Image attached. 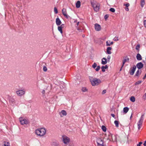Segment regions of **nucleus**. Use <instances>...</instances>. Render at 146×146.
Masks as SVG:
<instances>
[{"label":"nucleus","mask_w":146,"mask_h":146,"mask_svg":"<svg viewBox=\"0 0 146 146\" xmlns=\"http://www.w3.org/2000/svg\"><path fill=\"white\" fill-rule=\"evenodd\" d=\"M89 78L91 83L93 86L99 85L101 83V80L97 78H94L93 77L89 76Z\"/></svg>","instance_id":"f257e3e1"},{"label":"nucleus","mask_w":146,"mask_h":146,"mask_svg":"<svg viewBox=\"0 0 146 146\" xmlns=\"http://www.w3.org/2000/svg\"><path fill=\"white\" fill-rule=\"evenodd\" d=\"M46 133V129L43 128H39L35 130L36 133L40 136H44L45 135Z\"/></svg>","instance_id":"f03ea898"},{"label":"nucleus","mask_w":146,"mask_h":146,"mask_svg":"<svg viewBox=\"0 0 146 146\" xmlns=\"http://www.w3.org/2000/svg\"><path fill=\"white\" fill-rule=\"evenodd\" d=\"M91 4L95 11L97 12L99 11L100 6L99 3L96 1H91Z\"/></svg>","instance_id":"7ed1b4c3"},{"label":"nucleus","mask_w":146,"mask_h":146,"mask_svg":"<svg viewBox=\"0 0 146 146\" xmlns=\"http://www.w3.org/2000/svg\"><path fill=\"white\" fill-rule=\"evenodd\" d=\"M144 116V114L142 115L137 123V124L138 126V128L139 130L140 129L142 126L143 122V121Z\"/></svg>","instance_id":"20e7f679"},{"label":"nucleus","mask_w":146,"mask_h":146,"mask_svg":"<svg viewBox=\"0 0 146 146\" xmlns=\"http://www.w3.org/2000/svg\"><path fill=\"white\" fill-rule=\"evenodd\" d=\"M19 120L22 125L27 124L29 123V121L28 120L22 117L19 118Z\"/></svg>","instance_id":"39448f33"},{"label":"nucleus","mask_w":146,"mask_h":146,"mask_svg":"<svg viewBox=\"0 0 146 146\" xmlns=\"http://www.w3.org/2000/svg\"><path fill=\"white\" fill-rule=\"evenodd\" d=\"M96 142L98 146H104L103 141L101 139L98 138Z\"/></svg>","instance_id":"423d86ee"},{"label":"nucleus","mask_w":146,"mask_h":146,"mask_svg":"<svg viewBox=\"0 0 146 146\" xmlns=\"http://www.w3.org/2000/svg\"><path fill=\"white\" fill-rule=\"evenodd\" d=\"M62 13L64 17L67 19H68L70 18V17L67 15L66 9L63 8L62 10Z\"/></svg>","instance_id":"0eeeda50"},{"label":"nucleus","mask_w":146,"mask_h":146,"mask_svg":"<svg viewBox=\"0 0 146 146\" xmlns=\"http://www.w3.org/2000/svg\"><path fill=\"white\" fill-rule=\"evenodd\" d=\"M136 68V66L135 65H133V67L130 68L129 73L131 75H133Z\"/></svg>","instance_id":"6e6552de"},{"label":"nucleus","mask_w":146,"mask_h":146,"mask_svg":"<svg viewBox=\"0 0 146 146\" xmlns=\"http://www.w3.org/2000/svg\"><path fill=\"white\" fill-rule=\"evenodd\" d=\"M70 139L69 137L66 136L63 137V141L64 143L67 144L70 142Z\"/></svg>","instance_id":"1a4fd4ad"},{"label":"nucleus","mask_w":146,"mask_h":146,"mask_svg":"<svg viewBox=\"0 0 146 146\" xmlns=\"http://www.w3.org/2000/svg\"><path fill=\"white\" fill-rule=\"evenodd\" d=\"M16 93L18 95L21 96L25 94V91L23 90H20L16 91Z\"/></svg>","instance_id":"9d476101"},{"label":"nucleus","mask_w":146,"mask_h":146,"mask_svg":"<svg viewBox=\"0 0 146 146\" xmlns=\"http://www.w3.org/2000/svg\"><path fill=\"white\" fill-rule=\"evenodd\" d=\"M95 28L96 30L97 31H100L101 29V26L98 23L95 24Z\"/></svg>","instance_id":"9b49d317"},{"label":"nucleus","mask_w":146,"mask_h":146,"mask_svg":"<svg viewBox=\"0 0 146 146\" xmlns=\"http://www.w3.org/2000/svg\"><path fill=\"white\" fill-rule=\"evenodd\" d=\"M143 64L141 62H139L136 64V66L139 69L142 68L143 67Z\"/></svg>","instance_id":"f8f14e48"},{"label":"nucleus","mask_w":146,"mask_h":146,"mask_svg":"<svg viewBox=\"0 0 146 146\" xmlns=\"http://www.w3.org/2000/svg\"><path fill=\"white\" fill-rule=\"evenodd\" d=\"M56 25L58 26L60 25L62 23L58 17L56 19Z\"/></svg>","instance_id":"ddd939ff"},{"label":"nucleus","mask_w":146,"mask_h":146,"mask_svg":"<svg viewBox=\"0 0 146 146\" xmlns=\"http://www.w3.org/2000/svg\"><path fill=\"white\" fill-rule=\"evenodd\" d=\"M10 103L11 104H14L15 103V100L13 98L11 97L9 99Z\"/></svg>","instance_id":"4468645a"},{"label":"nucleus","mask_w":146,"mask_h":146,"mask_svg":"<svg viewBox=\"0 0 146 146\" xmlns=\"http://www.w3.org/2000/svg\"><path fill=\"white\" fill-rule=\"evenodd\" d=\"M136 57L138 60H141L142 59L141 56L139 53H138L137 54Z\"/></svg>","instance_id":"2eb2a0df"},{"label":"nucleus","mask_w":146,"mask_h":146,"mask_svg":"<svg viewBox=\"0 0 146 146\" xmlns=\"http://www.w3.org/2000/svg\"><path fill=\"white\" fill-rule=\"evenodd\" d=\"M107 62L106 59L105 58H103L102 60V64L103 65L106 64Z\"/></svg>","instance_id":"dca6fc26"},{"label":"nucleus","mask_w":146,"mask_h":146,"mask_svg":"<svg viewBox=\"0 0 146 146\" xmlns=\"http://www.w3.org/2000/svg\"><path fill=\"white\" fill-rule=\"evenodd\" d=\"M129 60V58L127 57H126V59H124L122 61V65L121 66V68H122V67L124 66V64H125V62H126L127 61H128Z\"/></svg>","instance_id":"f3484780"},{"label":"nucleus","mask_w":146,"mask_h":146,"mask_svg":"<svg viewBox=\"0 0 146 146\" xmlns=\"http://www.w3.org/2000/svg\"><path fill=\"white\" fill-rule=\"evenodd\" d=\"M108 137L107 138V140H109L110 141H111V139H112V140L113 141V137H112V135L111 134H110V133H109L108 134Z\"/></svg>","instance_id":"a211bd4d"},{"label":"nucleus","mask_w":146,"mask_h":146,"mask_svg":"<svg viewBox=\"0 0 146 146\" xmlns=\"http://www.w3.org/2000/svg\"><path fill=\"white\" fill-rule=\"evenodd\" d=\"M124 6H125V9L127 11H128L129 10V9L128 8V7L129 6V3H127L126 4H123Z\"/></svg>","instance_id":"6ab92c4d"},{"label":"nucleus","mask_w":146,"mask_h":146,"mask_svg":"<svg viewBox=\"0 0 146 146\" xmlns=\"http://www.w3.org/2000/svg\"><path fill=\"white\" fill-rule=\"evenodd\" d=\"M112 48L111 47H108L107 49V52L108 54H110L111 53L110 50H111Z\"/></svg>","instance_id":"aec40b11"},{"label":"nucleus","mask_w":146,"mask_h":146,"mask_svg":"<svg viewBox=\"0 0 146 146\" xmlns=\"http://www.w3.org/2000/svg\"><path fill=\"white\" fill-rule=\"evenodd\" d=\"M81 5V3L80 1H78L76 4V7L77 8L80 7Z\"/></svg>","instance_id":"412c9836"},{"label":"nucleus","mask_w":146,"mask_h":146,"mask_svg":"<svg viewBox=\"0 0 146 146\" xmlns=\"http://www.w3.org/2000/svg\"><path fill=\"white\" fill-rule=\"evenodd\" d=\"M141 70L140 71L138 70L136 72L135 76L138 77L141 74Z\"/></svg>","instance_id":"4be33fe9"},{"label":"nucleus","mask_w":146,"mask_h":146,"mask_svg":"<svg viewBox=\"0 0 146 146\" xmlns=\"http://www.w3.org/2000/svg\"><path fill=\"white\" fill-rule=\"evenodd\" d=\"M129 108L127 107H125L123 108V111L125 114L126 113L129 111Z\"/></svg>","instance_id":"5701e85b"},{"label":"nucleus","mask_w":146,"mask_h":146,"mask_svg":"<svg viewBox=\"0 0 146 146\" xmlns=\"http://www.w3.org/2000/svg\"><path fill=\"white\" fill-rule=\"evenodd\" d=\"M52 146H59L58 143L56 142H53L52 143Z\"/></svg>","instance_id":"b1692460"},{"label":"nucleus","mask_w":146,"mask_h":146,"mask_svg":"<svg viewBox=\"0 0 146 146\" xmlns=\"http://www.w3.org/2000/svg\"><path fill=\"white\" fill-rule=\"evenodd\" d=\"M113 43V42H110V41H107L106 42V45L107 46H110L111 44H112Z\"/></svg>","instance_id":"393cba45"},{"label":"nucleus","mask_w":146,"mask_h":146,"mask_svg":"<svg viewBox=\"0 0 146 146\" xmlns=\"http://www.w3.org/2000/svg\"><path fill=\"white\" fill-rule=\"evenodd\" d=\"M3 143H4L3 146H10L9 143L7 141H4Z\"/></svg>","instance_id":"a878e982"},{"label":"nucleus","mask_w":146,"mask_h":146,"mask_svg":"<svg viewBox=\"0 0 146 146\" xmlns=\"http://www.w3.org/2000/svg\"><path fill=\"white\" fill-rule=\"evenodd\" d=\"M118 135H114V137H113V141H116L117 138V137H118Z\"/></svg>","instance_id":"bb28decb"},{"label":"nucleus","mask_w":146,"mask_h":146,"mask_svg":"<svg viewBox=\"0 0 146 146\" xmlns=\"http://www.w3.org/2000/svg\"><path fill=\"white\" fill-rule=\"evenodd\" d=\"M141 7H143L144 5H145V1L144 0H141Z\"/></svg>","instance_id":"cd10ccee"},{"label":"nucleus","mask_w":146,"mask_h":146,"mask_svg":"<svg viewBox=\"0 0 146 146\" xmlns=\"http://www.w3.org/2000/svg\"><path fill=\"white\" fill-rule=\"evenodd\" d=\"M114 123L115 124L116 127H118L119 126V121H117L115 120L114 122Z\"/></svg>","instance_id":"c85d7f7f"},{"label":"nucleus","mask_w":146,"mask_h":146,"mask_svg":"<svg viewBox=\"0 0 146 146\" xmlns=\"http://www.w3.org/2000/svg\"><path fill=\"white\" fill-rule=\"evenodd\" d=\"M130 100L132 102H134L135 101V98L134 96H131L130 98Z\"/></svg>","instance_id":"c756f323"},{"label":"nucleus","mask_w":146,"mask_h":146,"mask_svg":"<svg viewBox=\"0 0 146 146\" xmlns=\"http://www.w3.org/2000/svg\"><path fill=\"white\" fill-rule=\"evenodd\" d=\"M61 113H62V115L64 116L66 115L67 114L66 112L64 110H62L61 111Z\"/></svg>","instance_id":"7c9ffc66"},{"label":"nucleus","mask_w":146,"mask_h":146,"mask_svg":"<svg viewBox=\"0 0 146 146\" xmlns=\"http://www.w3.org/2000/svg\"><path fill=\"white\" fill-rule=\"evenodd\" d=\"M140 47V46L139 44H138L136 46L135 49L136 50H137L138 52L139 50V48Z\"/></svg>","instance_id":"2f4dec72"},{"label":"nucleus","mask_w":146,"mask_h":146,"mask_svg":"<svg viewBox=\"0 0 146 146\" xmlns=\"http://www.w3.org/2000/svg\"><path fill=\"white\" fill-rule=\"evenodd\" d=\"M102 130L104 131L105 132L106 131V127L104 125H102Z\"/></svg>","instance_id":"473e14b6"},{"label":"nucleus","mask_w":146,"mask_h":146,"mask_svg":"<svg viewBox=\"0 0 146 146\" xmlns=\"http://www.w3.org/2000/svg\"><path fill=\"white\" fill-rule=\"evenodd\" d=\"M62 27L60 26H59L58 27V31L60 32L61 33H62Z\"/></svg>","instance_id":"72a5a7b5"},{"label":"nucleus","mask_w":146,"mask_h":146,"mask_svg":"<svg viewBox=\"0 0 146 146\" xmlns=\"http://www.w3.org/2000/svg\"><path fill=\"white\" fill-rule=\"evenodd\" d=\"M120 39L119 37H115V38L113 39V40L115 41H117L119 40Z\"/></svg>","instance_id":"f704fd0d"},{"label":"nucleus","mask_w":146,"mask_h":146,"mask_svg":"<svg viewBox=\"0 0 146 146\" xmlns=\"http://www.w3.org/2000/svg\"><path fill=\"white\" fill-rule=\"evenodd\" d=\"M109 11L113 13L115 11V9L113 8H111L110 9Z\"/></svg>","instance_id":"c9c22d12"},{"label":"nucleus","mask_w":146,"mask_h":146,"mask_svg":"<svg viewBox=\"0 0 146 146\" xmlns=\"http://www.w3.org/2000/svg\"><path fill=\"white\" fill-rule=\"evenodd\" d=\"M97 66V64L96 63H94L92 66V67L94 68H95Z\"/></svg>","instance_id":"e433bc0d"},{"label":"nucleus","mask_w":146,"mask_h":146,"mask_svg":"<svg viewBox=\"0 0 146 146\" xmlns=\"http://www.w3.org/2000/svg\"><path fill=\"white\" fill-rule=\"evenodd\" d=\"M47 67L45 66H43V70L44 72H46L47 71Z\"/></svg>","instance_id":"4c0bfd02"},{"label":"nucleus","mask_w":146,"mask_h":146,"mask_svg":"<svg viewBox=\"0 0 146 146\" xmlns=\"http://www.w3.org/2000/svg\"><path fill=\"white\" fill-rule=\"evenodd\" d=\"M141 82H142V81H140V80L138 81L135 83V85H137L138 84H140Z\"/></svg>","instance_id":"58836bf2"},{"label":"nucleus","mask_w":146,"mask_h":146,"mask_svg":"<svg viewBox=\"0 0 146 146\" xmlns=\"http://www.w3.org/2000/svg\"><path fill=\"white\" fill-rule=\"evenodd\" d=\"M109 17V15L108 14L105 15L104 16V18L105 20H106Z\"/></svg>","instance_id":"ea45409f"},{"label":"nucleus","mask_w":146,"mask_h":146,"mask_svg":"<svg viewBox=\"0 0 146 146\" xmlns=\"http://www.w3.org/2000/svg\"><path fill=\"white\" fill-rule=\"evenodd\" d=\"M54 11L55 13L57 14L58 13V11L56 7H55L54 8Z\"/></svg>","instance_id":"a19ab883"},{"label":"nucleus","mask_w":146,"mask_h":146,"mask_svg":"<svg viewBox=\"0 0 146 146\" xmlns=\"http://www.w3.org/2000/svg\"><path fill=\"white\" fill-rule=\"evenodd\" d=\"M100 68V66H97V68L96 69V70L97 71H98Z\"/></svg>","instance_id":"79ce46f5"},{"label":"nucleus","mask_w":146,"mask_h":146,"mask_svg":"<svg viewBox=\"0 0 146 146\" xmlns=\"http://www.w3.org/2000/svg\"><path fill=\"white\" fill-rule=\"evenodd\" d=\"M87 90L86 88H83L82 89V91L83 92H85L86 91H87Z\"/></svg>","instance_id":"37998d69"},{"label":"nucleus","mask_w":146,"mask_h":146,"mask_svg":"<svg viewBox=\"0 0 146 146\" xmlns=\"http://www.w3.org/2000/svg\"><path fill=\"white\" fill-rule=\"evenodd\" d=\"M106 90H104L102 92V94H105L106 93Z\"/></svg>","instance_id":"c03bdc74"},{"label":"nucleus","mask_w":146,"mask_h":146,"mask_svg":"<svg viewBox=\"0 0 146 146\" xmlns=\"http://www.w3.org/2000/svg\"><path fill=\"white\" fill-rule=\"evenodd\" d=\"M142 143H143L142 142H140L137 145V146H141V145L142 144Z\"/></svg>","instance_id":"a18cd8bd"},{"label":"nucleus","mask_w":146,"mask_h":146,"mask_svg":"<svg viewBox=\"0 0 146 146\" xmlns=\"http://www.w3.org/2000/svg\"><path fill=\"white\" fill-rule=\"evenodd\" d=\"M105 68V69H107L108 68V66L107 65H106L105 66H102V68Z\"/></svg>","instance_id":"49530a36"},{"label":"nucleus","mask_w":146,"mask_h":146,"mask_svg":"<svg viewBox=\"0 0 146 146\" xmlns=\"http://www.w3.org/2000/svg\"><path fill=\"white\" fill-rule=\"evenodd\" d=\"M101 69H102V71L103 72H105V69L104 68H102V66L101 67Z\"/></svg>","instance_id":"de8ad7c7"},{"label":"nucleus","mask_w":146,"mask_h":146,"mask_svg":"<svg viewBox=\"0 0 146 146\" xmlns=\"http://www.w3.org/2000/svg\"><path fill=\"white\" fill-rule=\"evenodd\" d=\"M143 98L145 100L146 99V93L145 94L143 95Z\"/></svg>","instance_id":"09e8293b"},{"label":"nucleus","mask_w":146,"mask_h":146,"mask_svg":"<svg viewBox=\"0 0 146 146\" xmlns=\"http://www.w3.org/2000/svg\"><path fill=\"white\" fill-rule=\"evenodd\" d=\"M144 25L145 27L146 28V20H144Z\"/></svg>","instance_id":"8fccbe9b"},{"label":"nucleus","mask_w":146,"mask_h":146,"mask_svg":"<svg viewBox=\"0 0 146 146\" xmlns=\"http://www.w3.org/2000/svg\"><path fill=\"white\" fill-rule=\"evenodd\" d=\"M110 58H111V57H110V55L108 56L107 57V59L108 60H110ZM108 61H109V60H108Z\"/></svg>","instance_id":"3c124183"},{"label":"nucleus","mask_w":146,"mask_h":146,"mask_svg":"<svg viewBox=\"0 0 146 146\" xmlns=\"http://www.w3.org/2000/svg\"><path fill=\"white\" fill-rule=\"evenodd\" d=\"M146 78V73L145 74L144 76L143 77V79L144 80Z\"/></svg>","instance_id":"603ef678"},{"label":"nucleus","mask_w":146,"mask_h":146,"mask_svg":"<svg viewBox=\"0 0 146 146\" xmlns=\"http://www.w3.org/2000/svg\"><path fill=\"white\" fill-rule=\"evenodd\" d=\"M111 116L113 117H115V115L114 114H113V113H112L111 114Z\"/></svg>","instance_id":"864d4df0"},{"label":"nucleus","mask_w":146,"mask_h":146,"mask_svg":"<svg viewBox=\"0 0 146 146\" xmlns=\"http://www.w3.org/2000/svg\"><path fill=\"white\" fill-rule=\"evenodd\" d=\"M143 145L144 146H146V141L144 142Z\"/></svg>","instance_id":"5fc2aeb1"},{"label":"nucleus","mask_w":146,"mask_h":146,"mask_svg":"<svg viewBox=\"0 0 146 146\" xmlns=\"http://www.w3.org/2000/svg\"><path fill=\"white\" fill-rule=\"evenodd\" d=\"M42 94H44V93H45V90H43L42 91Z\"/></svg>","instance_id":"6e6d98bb"},{"label":"nucleus","mask_w":146,"mask_h":146,"mask_svg":"<svg viewBox=\"0 0 146 146\" xmlns=\"http://www.w3.org/2000/svg\"><path fill=\"white\" fill-rule=\"evenodd\" d=\"M64 25L63 24H62V25H61L60 27H62V28H63L64 27Z\"/></svg>","instance_id":"4d7b16f0"},{"label":"nucleus","mask_w":146,"mask_h":146,"mask_svg":"<svg viewBox=\"0 0 146 146\" xmlns=\"http://www.w3.org/2000/svg\"><path fill=\"white\" fill-rule=\"evenodd\" d=\"M79 22H78L77 23V24H76V25H77L76 27H77L79 25Z\"/></svg>","instance_id":"13d9d810"},{"label":"nucleus","mask_w":146,"mask_h":146,"mask_svg":"<svg viewBox=\"0 0 146 146\" xmlns=\"http://www.w3.org/2000/svg\"><path fill=\"white\" fill-rule=\"evenodd\" d=\"M94 42L96 43H98L99 42L98 41H96L95 40H94Z\"/></svg>","instance_id":"bf43d9fd"},{"label":"nucleus","mask_w":146,"mask_h":146,"mask_svg":"<svg viewBox=\"0 0 146 146\" xmlns=\"http://www.w3.org/2000/svg\"><path fill=\"white\" fill-rule=\"evenodd\" d=\"M132 113L130 117V119H131V117H132Z\"/></svg>","instance_id":"052dcab7"},{"label":"nucleus","mask_w":146,"mask_h":146,"mask_svg":"<svg viewBox=\"0 0 146 146\" xmlns=\"http://www.w3.org/2000/svg\"><path fill=\"white\" fill-rule=\"evenodd\" d=\"M77 20H75L74 21V23H77Z\"/></svg>","instance_id":"680f3d73"},{"label":"nucleus","mask_w":146,"mask_h":146,"mask_svg":"<svg viewBox=\"0 0 146 146\" xmlns=\"http://www.w3.org/2000/svg\"><path fill=\"white\" fill-rule=\"evenodd\" d=\"M143 62L144 63H145V60H143Z\"/></svg>","instance_id":"e2e57ef3"},{"label":"nucleus","mask_w":146,"mask_h":146,"mask_svg":"<svg viewBox=\"0 0 146 146\" xmlns=\"http://www.w3.org/2000/svg\"><path fill=\"white\" fill-rule=\"evenodd\" d=\"M121 68H121L120 69V71H121V68Z\"/></svg>","instance_id":"0e129e2a"},{"label":"nucleus","mask_w":146,"mask_h":146,"mask_svg":"<svg viewBox=\"0 0 146 146\" xmlns=\"http://www.w3.org/2000/svg\"><path fill=\"white\" fill-rule=\"evenodd\" d=\"M145 61H146V58H145Z\"/></svg>","instance_id":"69168bd1"}]
</instances>
